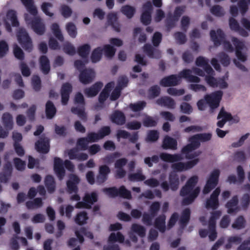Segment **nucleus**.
Returning <instances> with one entry per match:
<instances>
[{"label": "nucleus", "instance_id": "nucleus-27", "mask_svg": "<svg viewBox=\"0 0 250 250\" xmlns=\"http://www.w3.org/2000/svg\"><path fill=\"white\" fill-rule=\"evenodd\" d=\"M192 71L190 69H185L180 72L181 77L186 79L190 83H198L200 82V79L197 76L191 75Z\"/></svg>", "mask_w": 250, "mask_h": 250}, {"label": "nucleus", "instance_id": "nucleus-4", "mask_svg": "<svg viewBox=\"0 0 250 250\" xmlns=\"http://www.w3.org/2000/svg\"><path fill=\"white\" fill-rule=\"evenodd\" d=\"M65 167L70 171H73L74 166L72 163L68 160H65L64 162L62 159L59 157H55L54 159V171L59 180H62L65 175Z\"/></svg>", "mask_w": 250, "mask_h": 250}, {"label": "nucleus", "instance_id": "nucleus-32", "mask_svg": "<svg viewBox=\"0 0 250 250\" xmlns=\"http://www.w3.org/2000/svg\"><path fill=\"white\" fill-rule=\"evenodd\" d=\"M2 122L4 127L6 129L11 130L13 128V118L9 113L5 112L3 114L2 116Z\"/></svg>", "mask_w": 250, "mask_h": 250}, {"label": "nucleus", "instance_id": "nucleus-55", "mask_svg": "<svg viewBox=\"0 0 250 250\" xmlns=\"http://www.w3.org/2000/svg\"><path fill=\"white\" fill-rule=\"evenodd\" d=\"M210 12L216 17H220L224 15V11L223 8L219 5L213 6L210 9Z\"/></svg>", "mask_w": 250, "mask_h": 250}, {"label": "nucleus", "instance_id": "nucleus-10", "mask_svg": "<svg viewBox=\"0 0 250 250\" xmlns=\"http://www.w3.org/2000/svg\"><path fill=\"white\" fill-rule=\"evenodd\" d=\"M19 42L22 47L29 52L33 49L32 42L28 33L24 28H20L17 34Z\"/></svg>", "mask_w": 250, "mask_h": 250}, {"label": "nucleus", "instance_id": "nucleus-30", "mask_svg": "<svg viewBox=\"0 0 250 250\" xmlns=\"http://www.w3.org/2000/svg\"><path fill=\"white\" fill-rule=\"evenodd\" d=\"M44 185L49 193L54 192L56 188V183L53 176L47 175L44 178Z\"/></svg>", "mask_w": 250, "mask_h": 250}, {"label": "nucleus", "instance_id": "nucleus-40", "mask_svg": "<svg viewBox=\"0 0 250 250\" xmlns=\"http://www.w3.org/2000/svg\"><path fill=\"white\" fill-rule=\"evenodd\" d=\"M51 29L54 35L59 41L61 42H63L64 38L58 23H53L51 26Z\"/></svg>", "mask_w": 250, "mask_h": 250}, {"label": "nucleus", "instance_id": "nucleus-52", "mask_svg": "<svg viewBox=\"0 0 250 250\" xmlns=\"http://www.w3.org/2000/svg\"><path fill=\"white\" fill-rule=\"evenodd\" d=\"M178 20L174 17L171 14H168L166 20V25L167 28L171 29L175 26L176 22Z\"/></svg>", "mask_w": 250, "mask_h": 250}, {"label": "nucleus", "instance_id": "nucleus-43", "mask_svg": "<svg viewBox=\"0 0 250 250\" xmlns=\"http://www.w3.org/2000/svg\"><path fill=\"white\" fill-rule=\"evenodd\" d=\"M131 230L137 233L140 237H144L146 235L145 228L137 224H133L131 228Z\"/></svg>", "mask_w": 250, "mask_h": 250}, {"label": "nucleus", "instance_id": "nucleus-35", "mask_svg": "<svg viewBox=\"0 0 250 250\" xmlns=\"http://www.w3.org/2000/svg\"><path fill=\"white\" fill-rule=\"evenodd\" d=\"M21 0L30 14L34 16H36L37 15L38 10L36 7L34 5L33 0Z\"/></svg>", "mask_w": 250, "mask_h": 250}, {"label": "nucleus", "instance_id": "nucleus-14", "mask_svg": "<svg viewBox=\"0 0 250 250\" xmlns=\"http://www.w3.org/2000/svg\"><path fill=\"white\" fill-rule=\"evenodd\" d=\"M221 189L220 187H217L213 191L210 197L207 199L206 203V208L208 209L212 208L216 209L219 207L218 196L220 193Z\"/></svg>", "mask_w": 250, "mask_h": 250}, {"label": "nucleus", "instance_id": "nucleus-59", "mask_svg": "<svg viewBox=\"0 0 250 250\" xmlns=\"http://www.w3.org/2000/svg\"><path fill=\"white\" fill-rule=\"evenodd\" d=\"M151 21V13L143 12L141 16V21L145 25H148Z\"/></svg>", "mask_w": 250, "mask_h": 250}, {"label": "nucleus", "instance_id": "nucleus-61", "mask_svg": "<svg viewBox=\"0 0 250 250\" xmlns=\"http://www.w3.org/2000/svg\"><path fill=\"white\" fill-rule=\"evenodd\" d=\"M13 162L16 168L19 171H22L25 168V162L20 158H15L13 159Z\"/></svg>", "mask_w": 250, "mask_h": 250}, {"label": "nucleus", "instance_id": "nucleus-13", "mask_svg": "<svg viewBox=\"0 0 250 250\" xmlns=\"http://www.w3.org/2000/svg\"><path fill=\"white\" fill-rule=\"evenodd\" d=\"M125 241V237L120 232H117L116 233L112 232L108 238V245H104L103 247V250H121L118 244H112L116 242L123 243Z\"/></svg>", "mask_w": 250, "mask_h": 250}, {"label": "nucleus", "instance_id": "nucleus-38", "mask_svg": "<svg viewBox=\"0 0 250 250\" xmlns=\"http://www.w3.org/2000/svg\"><path fill=\"white\" fill-rule=\"evenodd\" d=\"M88 219L87 213L84 211H81L77 214L75 222L79 225H83L86 223Z\"/></svg>", "mask_w": 250, "mask_h": 250}, {"label": "nucleus", "instance_id": "nucleus-33", "mask_svg": "<svg viewBox=\"0 0 250 250\" xmlns=\"http://www.w3.org/2000/svg\"><path fill=\"white\" fill-rule=\"evenodd\" d=\"M56 108L51 101H48L45 104V113L47 119H51L56 113Z\"/></svg>", "mask_w": 250, "mask_h": 250}, {"label": "nucleus", "instance_id": "nucleus-28", "mask_svg": "<svg viewBox=\"0 0 250 250\" xmlns=\"http://www.w3.org/2000/svg\"><path fill=\"white\" fill-rule=\"evenodd\" d=\"M107 20L108 23L112 26L115 31L120 32L121 25L117 21L118 18L116 14L109 13L107 16Z\"/></svg>", "mask_w": 250, "mask_h": 250}, {"label": "nucleus", "instance_id": "nucleus-15", "mask_svg": "<svg viewBox=\"0 0 250 250\" xmlns=\"http://www.w3.org/2000/svg\"><path fill=\"white\" fill-rule=\"evenodd\" d=\"M36 150L41 153L46 154L50 150V140L46 137H41L35 143Z\"/></svg>", "mask_w": 250, "mask_h": 250}, {"label": "nucleus", "instance_id": "nucleus-44", "mask_svg": "<svg viewBox=\"0 0 250 250\" xmlns=\"http://www.w3.org/2000/svg\"><path fill=\"white\" fill-rule=\"evenodd\" d=\"M7 17L11 21L12 26L17 27L19 26V22L17 19L16 13L14 10L8 11L7 13Z\"/></svg>", "mask_w": 250, "mask_h": 250}, {"label": "nucleus", "instance_id": "nucleus-57", "mask_svg": "<svg viewBox=\"0 0 250 250\" xmlns=\"http://www.w3.org/2000/svg\"><path fill=\"white\" fill-rule=\"evenodd\" d=\"M90 143L87 136L86 137H82L79 138L77 142V145L80 147L81 149L85 150L88 148V143Z\"/></svg>", "mask_w": 250, "mask_h": 250}, {"label": "nucleus", "instance_id": "nucleus-51", "mask_svg": "<svg viewBox=\"0 0 250 250\" xmlns=\"http://www.w3.org/2000/svg\"><path fill=\"white\" fill-rule=\"evenodd\" d=\"M66 29L69 35L74 38L77 34V28L76 25L72 22H69L66 25Z\"/></svg>", "mask_w": 250, "mask_h": 250}, {"label": "nucleus", "instance_id": "nucleus-6", "mask_svg": "<svg viewBox=\"0 0 250 250\" xmlns=\"http://www.w3.org/2000/svg\"><path fill=\"white\" fill-rule=\"evenodd\" d=\"M74 102L78 106L72 107L71 111L72 113L77 115L82 121L86 122L87 116L85 111V103L83 94L80 92L77 93L75 96Z\"/></svg>", "mask_w": 250, "mask_h": 250}, {"label": "nucleus", "instance_id": "nucleus-25", "mask_svg": "<svg viewBox=\"0 0 250 250\" xmlns=\"http://www.w3.org/2000/svg\"><path fill=\"white\" fill-rule=\"evenodd\" d=\"M238 204V196L234 195L232 197L231 200L227 203L226 205V207L228 208V213L231 214L237 212L239 210V208L237 207Z\"/></svg>", "mask_w": 250, "mask_h": 250}, {"label": "nucleus", "instance_id": "nucleus-2", "mask_svg": "<svg viewBox=\"0 0 250 250\" xmlns=\"http://www.w3.org/2000/svg\"><path fill=\"white\" fill-rule=\"evenodd\" d=\"M110 169L108 166L104 165L99 167V172L95 178L94 173L92 171H88L86 174L87 182L93 185L96 182L98 185L104 184L108 179V174L110 173Z\"/></svg>", "mask_w": 250, "mask_h": 250}, {"label": "nucleus", "instance_id": "nucleus-53", "mask_svg": "<svg viewBox=\"0 0 250 250\" xmlns=\"http://www.w3.org/2000/svg\"><path fill=\"white\" fill-rule=\"evenodd\" d=\"M161 207L160 203L158 201L153 202L149 207V212L152 217H155Z\"/></svg>", "mask_w": 250, "mask_h": 250}, {"label": "nucleus", "instance_id": "nucleus-8", "mask_svg": "<svg viewBox=\"0 0 250 250\" xmlns=\"http://www.w3.org/2000/svg\"><path fill=\"white\" fill-rule=\"evenodd\" d=\"M75 67L80 71L79 80L81 83L87 84L91 83L95 77V72L91 68H85L82 70L80 69L85 67L86 63H74Z\"/></svg>", "mask_w": 250, "mask_h": 250}, {"label": "nucleus", "instance_id": "nucleus-50", "mask_svg": "<svg viewBox=\"0 0 250 250\" xmlns=\"http://www.w3.org/2000/svg\"><path fill=\"white\" fill-rule=\"evenodd\" d=\"M31 84L33 89L39 91L41 89V80L38 75H33L31 79Z\"/></svg>", "mask_w": 250, "mask_h": 250}, {"label": "nucleus", "instance_id": "nucleus-16", "mask_svg": "<svg viewBox=\"0 0 250 250\" xmlns=\"http://www.w3.org/2000/svg\"><path fill=\"white\" fill-rule=\"evenodd\" d=\"M80 182V179L75 174H70L69 175V180L66 182V186L68 192L69 194L78 192L79 188L78 185Z\"/></svg>", "mask_w": 250, "mask_h": 250}, {"label": "nucleus", "instance_id": "nucleus-11", "mask_svg": "<svg viewBox=\"0 0 250 250\" xmlns=\"http://www.w3.org/2000/svg\"><path fill=\"white\" fill-rule=\"evenodd\" d=\"M220 174V171L218 169H215L211 172L203 188V194L208 193L217 186L219 182Z\"/></svg>", "mask_w": 250, "mask_h": 250}, {"label": "nucleus", "instance_id": "nucleus-46", "mask_svg": "<svg viewBox=\"0 0 250 250\" xmlns=\"http://www.w3.org/2000/svg\"><path fill=\"white\" fill-rule=\"evenodd\" d=\"M246 221L243 216H238L232 225L233 229H242L245 227Z\"/></svg>", "mask_w": 250, "mask_h": 250}, {"label": "nucleus", "instance_id": "nucleus-18", "mask_svg": "<svg viewBox=\"0 0 250 250\" xmlns=\"http://www.w3.org/2000/svg\"><path fill=\"white\" fill-rule=\"evenodd\" d=\"M32 29L37 34L42 35L45 31V25L39 17L34 18L30 22Z\"/></svg>", "mask_w": 250, "mask_h": 250}, {"label": "nucleus", "instance_id": "nucleus-9", "mask_svg": "<svg viewBox=\"0 0 250 250\" xmlns=\"http://www.w3.org/2000/svg\"><path fill=\"white\" fill-rule=\"evenodd\" d=\"M223 94V91L218 90L204 96L206 104L210 107V113H213L214 110L219 107Z\"/></svg>", "mask_w": 250, "mask_h": 250}, {"label": "nucleus", "instance_id": "nucleus-48", "mask_svg": "<svg viewBox=\"0 0 250 250\" xmlns=\"http://www.w3.org/2000/svg\"><path fill=\"white\" fill-rule=\"evenodd\" d=\"M102 49L104 56L107 58H111L115 54L116 49L110 44L104 45Z\"/></svg>", "mask_w": 250, "mask_h": 250}, {"label": "nucleus", "instance_id": "nucleus-29", "mask_svg": "<svg viewBox=\"0 0 250 250\" xmlns=\"http://www.w3.org/2000/svg\"><path fill=\"white\" fill-rule=\"evenodd\" d=\"M190 214L191 211L189 208H185L182 211L179 219V224L182 229L186 227L188 223L190 218Z\"/></svg>", "mask_w": 250, "mask_h": 250}, {"label": "nucleus", "instance_id": "nucleus-17", "mask_svg": "<svg viewBox=\"0 0 250 250\" xmlns=\"http://www.w3.org/2000/svg\"><path fill=\"white\" fill-rule=\"evenodd\" d=\"M231 41L235 47V54L237 59L242 62H245L247 60V56L242 52V50L245 46L243 42L236 37H233Z\"/></svg>", "mask_w": 250, "mask_h": 250}, {"label": "nucleus", "instance_id": "nucleus-62", "mask_svg": "<svg viewBox=\"0 0 250 250\" xmlns=\"http://www.w3.org/2000/svg\"><path fill=\"white\" fill-rule=\"evenodd\" d=\"M60 11L62 16L65 18L70 17L72 13L71 9L68 6L65 4L62 5L61 6Z\"/></svg>", "mask_w": 250, "mask_h": 250}, {"label": "nucleus", "instance_id": "nucleus-36", "mask_svg": "<svg viewBox=\"0 0 250 250\" xmlns=\"http://www.w3.org/2000/svg\"><path fill=\"white\" fill-rule=\"evenodd\" d=\"M91 47L88 44H84L78 48V54L82 58L86 59L90 53Z\"/></svg>", "mask_w": 250, "mask_h": 250}, {"label": "nucleus", "instance_id": "nucleus-21", "mask_svg": "<svg viewBox=\"0 0 250 250\" xmlns=\"http://www.w3.org/2000/svg\"><path fill=\"white\" fill-rule=\"evenodd\" d=\"M103 86V83L97 82L90 87L85 88L84 93L88 97H93L98 94Z\"/></svg>", "mask_w": 250, "mask_h": 250}, {"label": "nucleus", "instance_id": "nucleus-20", "mask_svg": "<svg viewBox=\"0 0 250 250\" xmlns=\"http://www.w3.org/2000/svg\"><path fill=\"white\" fill-rule=\"evenodd\" d=\"M72 91V86L68 83H63L61 89V102L63 105H66L69 99L70 94Z\"/></svg>", "mask_w": 250, "mask_h": 250}, {"label": "nucleus", "instance_id": "nucleus-47", "mask_svg": "<svg viewBox=\"0 0 250 250\" xmlns=\"http://www.w3.org/2000/svg\"><path fill=\"white\" fill-rule=\"evenodd\" d=\"M161 93V89L157 85L151 86L148 90L149 99H154L159 96Z\"/></svg>", "mask_w": 250, "mask_h": 250}, {"label": "nucleus", "instance_id": "nucleus-3", "mask_svg": "<svg viewBox=\"0 0 250 250\" xmlns=\"http://www.w3.org/2000/svg\"><path fill=\"white\" fill-rule=\"evenodd\" d=\"M188 142L189 143L182 148L181 153L185 155V157L187 159L190 160L199 156L201 154V151L190 153L192 151L198 148L201 146V143L196 134L190 137L188 139Z\"/></svg>", "mask_w": 250, "mask_h": 250}, {"label": "nucleus", "instance_id": "nucleus-12", "mask_svg": "<svg viewBox=\"0 0 250 250\" xmlns=\"http://www.w3.org/2000/svg\"><path fill=\"white\" fill-rule=\"evenodd\" d=\"M169 184L165 181L161 184V187L163 190L166 192L169 189L175 191H176L179 186L180 181L178 174L175 172H171L168 175Z\"/></svg>", "mask_w": 250, "mask_h": 250}, {"label": "nucleus", "instance_id": "nucleus-1", "mask_svg": "<svg viewBox=\"0 0 250 250\" xmlns=\"http://www.w3.org/2000/svg\"><path fill=\"white\" fill-rule=\"evenodd\" d=\"M160 158L164 161L169 163H174L171 167L173 172H181L192 168L199 162V158H195L187 162H182L183 157L180 154H171L167 153H162L160 155Z\"/></svg>", "mask_w": 250, "mask_h": 250}, {"label": "nucleus", "instance_id": "nucleus-37", "mask_svg": "<svg viewBox=\"0 0 250 250\" xmlns=\"http://www.w3.org/2000/svg\"><path fill=\"white\" fill-rule=\"evenodd\" d=\"M42 205L43 202L41 198H35L33 201H28L25 203L26 207L28 209L40 208Z\"/></svg>", "mask_w": 250, "mask_h": 250}, {"label": "nucleus", "instance_id": "nucleus-5", "mask_svg": "<svg viewBox=\"0 0 250 250\" xmlns=\"http://www.w3.org/2000/svg\"><path fill=\"white\" fill-rule=\"evenodd\" d=\"M200 192L199 187L193 188L187 184H185L180 190V195L184 197L182 201V204L187 206L192 204L198 197Z\"/></svg>", "mask_w": 250, "mask_h": 250}, {"label": "nucleus", "instance_id": "nucleus-24", "mask_svg": "<svg viewBox=\"0 0 250 250\" xmlns=\"http://www.w3.org/2000/svg\"><path fill=\"white\" fill-rule=\"evenodd\" d=\"M166 216L165 214L159 215L155 219L154 226L161 233H164L166 230Z\"/></svg>", "mask_w": 250, "mask_h": 250}, {"label": "nucleus", "instance_id": "nucleus-42", "mask_svg": "<svg viewBox=\"0 0 250 250\" xmlns=\"http://www.w3.org/2000/svg\"><path fill=\"white\" fill-rule=\"evenodd\" d=\"M121 11L128 19H131L135 13V9L129 5H125L121 8Z\"/></svg>", "mask_w": 250, "mask_h": 250}, {"label": "nucleus", "instance_id": "nucleus-60", "mask_svg": "<svg viewBox=\"0 0 250 250\" xmlns=\"http://www.w3.org/2000/svg\"><path fill=\"white\" fill-rule=\"evenodd\" d=\"M221 215V212L219 210L212 212L208 221V225L211 226H216V220L220 217Z\"/></svg>", "mask_w": 250, "mask_h": 250}, {"label": "nucleus", "instance_id": "nucleus-45", "mask_svg": "<svg viewBox=\"0 0 250 250\" xmlns=\"http://www.w3.org/2000/svg\"><path fill=\"white\" fill-rule=\"evenodd\" d=\"M118 196L120 197L131 199L132 198L131 192L127 190L124 186H121L118 189Z\"/></svg>", "mask_w": 250, "mask_h": 250}, {"label": "nucleus", "instance_id": "nucleus-19", "mask_svg": "<svg viewBox=\"0 0 250 250\" xmlns=\"http://www.w3.org/2000/svg\"><path fill=\"white\" fill-rule=\"evenodd\" d=\"M181 78L182 77L180 76V73L178 76L176 75H171L163 78L160 81V84L164 87L176 86L180 83Z\"/></svg>", "mask_w": 250, "mask_h": 250}, {"label": "nucleus", "instance_id": "nucleus-49", "mask_svg": "<svg viewBox=\"0 0 250 250\" xmlns=\"http://www.w3.org/2000/svg\"><path fill=\"white\" fill-rule=\"evenodd\" d=\"M145 179L146 176L142 174L141 170L136 173H131L128 175V180L132 182L143 181Z\"/></svg>", "mask_w": 250, "mask_h": 250}, {"label": "nucleus", "instance_id": "nucleus-39", "mask_svg": "<svg viewBox=\"0 0 250 250\" xmlns=\"http://www.w3.org/2000/svg\"><path fill=\"white\" fill-rule=\"evenodd\" d=\"M146 103L144 101H138L135 103H131L128 107L133 112H139L143 110L146 106Z\"/></svg>", "mask_w": 250, "mask_h": 250}, {"label": "nucleus", "instance_id": "nucleus-34", "mask_svg": "<svg viewBox=\"0 0 250 250\" xmlns=\"http://www.w3.org/2000/svg\"><path fill=\"white\" fill-rule=\"evenodd\" d=\"M83 201L88 204L89 206V209L91 208V206L94 203L98 201V195L95 192L90 193H86L83 197Z\"/></svg>", "mask_w": 250, "mask_h": 250}, {"label": "nucleus", "instance_id": "nucleus-41", "mask_svg": "<svg viewBox=\"0 0 250 250\" xmlns=\"http://www.w3.org/2000/svg\"><path fill=\"white\" fill-rule=\"evenodd\" d=\"M103 50L102 47H98L94 49L91 55V59L92 62H99L103 55Z\"/></svg>", "mask_w": 250, "mask_h": 250}, {"label": "nucleus", "instance_id": "nucleus-56", "mask_svg": "<svg viewBox=\"0 0 250 250\" xmlns=\"http://www.w3.org/2000/svg\"><path fill=\"white\" fill-rule=\"evenodd\" d=\"M159 132L157 130H150L147 133L146 141L151 142H156L159 139Z\"/></svg>", "mask_w": 250, "mask_h": 250}, {"label": "nucleus", "instance_id": "nucleus-58", "mask_svg": "<svg viewBox=\"0 0 250 250\" xmlns=\"http://www.w3.org/2000/svg\"><path fill=\"white\" fill-rule=\"evenodd\" d=\"M53 7V4L50 2H43L41 5V9L42 12L47 16L52 17L54 13L49 11L50 8Z\"/></svg>", "mask_w": 250, "mask_h": 250}, {"label": "nucleus", "instance_id": "nucleus-63", "mask_svg": "<svg viewBox=\"0 0 250 250\" xmlns=\"http://www.w3.org/2000/svg\"><path fill=\"white\" fill-rule=\"evenodd\" d=\"M233 160L238 163H242L246 160V155L243 151H237L233 154Z\"/></svg>", "mask_w": 250, "mask_h": 250}, {"label": "nucleus", "instance_id": "nucleus-23", "mask_svg": "<svg viewBox=\"0 0 250 250\" xmlns=\"http://www.w3.org/2000/svg\"><path fill=\"white\" fill-rule=\"evenodd\" d=\"M156 103L160 106L170 109L174 108L176 104L174 100L168 96H164L158 99Z\"/></svg>", "mask_w": 250, "mask_h": 250}, {"label": "nucleus", "instance_id": "nucleus-64", "mask_svg": "<svg viewBox=\"0 0 250 250\" xmlns=\"http://www.w3.org/2000/svg\"><path fill=\"white\" fill-rule=\"evenodd\" d=\"M241 205L243 209H246L250 203V195L248 193L244 194L240 200Z\"/></svg>", "mask_w": 250, "mask_h": 250}, {"label": "nucleus", "instance_id": "nucleus-7", "mask_svg": "<svg viewBox=\"0 0 250 250\" xmlns=\"http://www.w3.org/2000/svg\"><path fill=\"white\" fill-rule=\"evenodd\" d=\"M210 36L215 46H218L223 43L224 48L226 51H233V47L229 41H226L225 35L221 29H218L216 32L214 30H211L210 31Z\"/></svg>", "mask_w": 250, "mask_h": 250}, {"label": "nucleus", "instance_id": "nucleus-54", "mask_svg": "<svg viewBox=\"0 0 250 250\" xmlns=\"http://www.w3.org/2000/svg\"><path fill=\"white\" fill-rule=\"evenodd\" d=\"M217 119L218 120L220 119H224L228 122L232 119V116L230 113L226 112L224 108L222 107L217 116Z\"/></svg>", "mask_w": 250, "mask_h": 250}, {"label": "nucleus", "instance_id": "nucleus-22", "mask_svg": "<svg viewBox=\"0 0 250 250\" xmlns=\"http://www.w3.org/2000/svg\"><path fill=\"white\" fill-rule=\"evenodd\" d=\"M111 122L117 125H124L126 121L124 113L120 110H115L110 116Z\"/></svg>", "mask_w": 250, "mask_h": 250}, {"label": "nucleus", "instance_id": "nucleus-31", "mask_svg": "<svg viewBox=\"0 0 250 250\" xmlns=\"http://www.w3.org/2000/svg\"><path fill=\"white\" fill-rule=\"evenodd\" d=\"M143 49L144 52L150 58H158L159 57V51L154 49L150 44H145Z\"/></svg>", "mask_w": 250, "mask_h": 250}, {"label": "nucleus", "instance_id": "nucleus-26", "mask_svg": "<svg viewBox=\"0 0 250 250\" xmlns=\"http://www.w3.org/2000/svg\"><path fill=\"white\" fill-rule=\"evenodd\" d=\"M162 147L165 149L175 150L177 148V141L171 137L166 136L163 140Z\"/></svg>", "mask_w": 250, "mask_h": 250}]
</instances>
